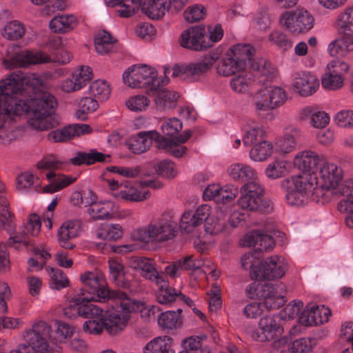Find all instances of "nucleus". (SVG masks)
Returning <instances> with one entry per match:
<instances>
[{
    "instance_id": "nucleus-1",
    "label": "nucleus",
    "mask_w": 353,
    "mask_h": 353,
    "mask_svg": "<svg viewBox=\"0 0 353 353\" xmlns=\"http://www.w3.org/2000/svg\"><path fill=\"white\" fill-rule=\"evenodd\" d=\"M25 79L24 74L19 71L0 81V128L12 116L29 112L34 115L30 121L32 128L39 131L55 128L59 122L54 114L57 101L54 96L44 93L40 97L32 99L29 103L18 99L17 95L23 90Z\"/></svg>"
},
{
    "instance_id": "nucleus-2",
    "label": "nucleus",
    "mask_w": 353,
    "mask_h": 353,
    "mask_svg": "<svg viewBox=\"0 0 353 353\" xmlns=\"http://www.w3.org/2000/svg\"><path fill=\"white\" fill-rule=\"evenodd\" d=\"M255 49L249 44H236L230 48L226 57L217 66V72L223 76H231L243 71L249 64L258 73L259 83L262 85L271 81L276 76V70L268 60L263 58L252 59Z\"/></svg>"
},
{
    "instance_id": "nucleus-3",
    "label": "nucleus",
    "mask_w": 353,
    "mask_h": 353,
    "mask_svg": "<svg viewBox=\"0 0 353 353\" xmlns=\"http://www.w3.org/2000/svg\"><path fill=\"white\" fill-rule=\"evenodd\" d=\"M85 288L81 292H88V296H96L95 301L108 302L112 301L119 305L122 312H142L145 308L144 302L131 298L129 294L120 290H110L106 283L105 275L99 270L86 272L81 276Z\"/></svg>"
},
{
    "instance_id": "nucleus-4",
    "label": "nucleus",
    "mask_w": 353,
    "mask_h": 353,
    "mask_svg": "<svg viewBox=\"0 0 353 353\" xmlns=\"http://www.w3.org/2000/svg\"><path fill=\"white\" fill-rule=\"evenodd\" d=\"M338 37L328 46L332 57L346 56L353 51V6L342 12L336 21Z\"/></svg>"
},
{
    "instance_id": "nucleus-5",
    "label": "nucleus",
    "mask_w": 353,
    "mask_h": 353,
    "mask_svg": "<svg viewBox=\"0 0 353 353\" xmlns=\"http://www.w3.org/2000/svg\"><path fill=\"white\" fill-rule=\"evenodd\" d=\"M177 222L172 210L165 211L155 223H150L145 230L139 231L141 241L163 242L177 234Z\"/></svg>"
},
{
    "instance_id": "nucleus-6",
    "label": "nucleus",
    "mask_w": 353,
    "mask_h": 353,
    "mask_svg": "<svg viewBox=\"0 0 353 353\" xmlns=\"http://www.w3.org/2000/svg\"><path fill=\"white\" fill-rule=\"evenodd\" d=\"M264 189L254 181L246 182L241 188L238 205L242 209L260 213H270L273 210L270 201L264 196Z\"/></svg>"
},
{
    "instance_id": "nucleus-7",
    "label": "nucleus",
    "mask_w": 353,
    "mask_h": 353,
    "mask_svg": "<svg viewBox=\"0 0 353 353\" xmlns=\"http://www.w3.org/2000/svg\"><path fill=\"white\" fill-rule=\"evenodd\" d=\"M121 317L119 314H110L108 318H103L102 314L94 319H89L83 325L84 332L92 334H100L105 329L110 335L117 334L125 327L130 319V313L123 312Z\"/></svg>"
},
{
    "instance_id": "nucleus-8",
    "label": "nucleus",
    "mask_w": 353,
    "mask_h": 353,
    "mask_svg": "<svg viewBox=\"0 0 353 353\" xmlns=\"http://www.w3.org/2000/svg\"><path fill=\"white\" fill-rule=\"evenodd\" d=\"M279 24L294 35L305 34L314 25L312 14L304 8L284 12L279 17Z\"/></svg>"
},
{
    "instance_id": "nucleus-9",
    "label": "nucleus",
    "mask_w": 353,
    "mask_h": 353,
    "mask_svg": "<svg viewBox=\"0 0 353 353\" xmlns=\"http://www.w3.org/2000/svg\"><path fill=\"white\" fill-rule=\"evenodd\" d=\"M312 185L309 179L301 174L285 179L281 183V188L286 192L288 203L294 206H301L306 202L307 192Z\"/></svg>"
},
{
    "instance_id": "nucleus-10",
    "label": "nucleus",
    "mask_w": 353,
    "mask_h": 353,
    "mask_svg": "<svg viewBox=\"0 0 353 353\" xmlns=\"http://www.w3.org/2000/svg\"><path fill=\"white\" fill-rule=\"evenodd\" d=\"M93 296H85L80 292L70 301L68 306L64 308V314L69 318L82 316L85 319H94L100 316L103 310L91 303Z\"/></svg>"
},
{
    "instance_id": "nucleus-11",
    "label": "nucleus",
    "mask_w": 353,
    "mask_h": 353,
    "mask_svg": "<svg viewBox=\"0 0 353 353\" xmlns=\"http://www.w3.org/2000/svg\"><path fill=\"white\" fill-rule=\"evenodd\" d=\"M288 270V265L277 255L271 256L259 262L251 273V279L263 281L282 278Z\"/></svg>"
},
{
    "instance_id": "nucleus-12",
    "label": "nucleus",
    "mask_w": 353,
    "mask_h": 353,
    "mask_svg": "<svg viewBox=\"0 0 353 353\" xmlns=\"http://www.w3.org/2000/svg\"><path fill=\"white\" fill-rule=\"evenodd\" d=\"M157 78V71L147 65H134L123 74V81L128 86L133 88L142 87L150 88L157 86L155 82Z\"/></svg>"
},
{
    "instance_id": "nucleus-13",
    "label": "nucleus",
    "mask_w": 353,
    "mask_h": 353,
    "mask_svg": "<svg viewBox=\"0 0 353 353\" xmlns=\"http://www.w3.org/2000/svg\"><path fill=\"white\" fill-rule=\"evenodd\" d=\"M219 54L210 52L203 60L197 63H192L188 65H175L172 68V76L173 77H181L183 78H196L208 72L219 59Z\"/></svg>"
},
{
    "instance_id": "nucleus-14",
    "label": "nucleus",
    "mask_w": 353,
    "mask_h": 353,
    "mask_svg": "<svg viewBox=\"0 0 353 353\" xmlns=\"http://www.w3.org/2000/svg\"><path fill=\"white\" fill-rule=\"evenodd\" d=\"M179 43L183 48L198 52L211 47L210 41H206L203 26H192L183 31L179 37Z\"/></svg>"
},
{
    "instance_id": "nucleus-15",
    "label": "nucleus",
    "mask_w": 353,
    "mask_h": 353,
    "mask_svg": "<svg viewBox=\"0 0 353 353\" xmlns=\"http://www.w3.org/2000/svg\"><path fill=\"white\" fill-rule=\"evenodd\" d=\"M50 61V57L44 52L22 50L14 53L8 59H4L3 63L7 69L12 70L15 68H26L29 65L49 63Z\"/></svg>"
},
{
    "instance_id": "nucleus-16",
    "label": "nucleus",
    "mask_w": 353,
    "mask_h": 353,
    "mask_svg": "<svg viewBox=\"0 0 353 353\" xmlns=\"http://www.w3.org/2000/svg\"><path fill=\"white\" fill-rule=\"evenodd\" d=\"M257 299L263 300V305L268 310L279 309L285 303V297L281 295L276 285L272 283H258Z\"/></svg>"
},
{
    "instance_id": "nucleus-17",
    "label": "nucleus",
    "mask_w": 353,
    "mask_h": 353,
    "mask_svg": "<svg viewBox=\"0 0 353 353\" xmlns=\"http://www.w3.org/2000/svg\"><path fill=\"white\" fill-rule=\"evenodd\" d=\"M331 310L322 305H306L299 316V322L301 325L309 326L327 323L331 316Z\"/></svg>"
},
{
    "instance_id": "nucleus-18",
    "label": "nucleus",
    "mask_w": 353,
    "mask_h": 353,
    "mask_svg": "<svg viewBox=\"0 0 353 353\" xmlns=\"http://www.w3.org/2000/svg\"><path fill=\"white\" fill-rule=\"evenodd\" d=\"M243 245L248 247L257 246L254 251L255 253H258L272 250L275 245V241L267 231L258 229L252 230L245 234Z\"/></svg>"
},
{
    "instance_id": "nucleus-19",
    "label": "nucleus",
    "mask_w": 353,
    "mask_h": 353,
    "mask_svg": "<svg viewBox=\"0 0 353 353\" xmlns=\"http://www.w3.org/2000/svg\"><path fill=\"white\" fill-rule=\"evenodd\" d=\"M160 84L150 88L147 94L154 97L157 108L161 110L173 109L176 106L179 94L176 92L159 88Z\"/></svg>"
},
{
    "instance_id": "nucleus-20",
    "label": "nucleus",
    "mask_w": 353,
    "mask_h": 353,
    "mask_svg": "<svg viewBox=\"0 0 353 353\" xmlns=\"http://www.w3.org/2000/svg\"><path fill=\"white\" fill-rule=\"evenodd\" d=\"M294 92L307 97L314 93L319 87L318 79L310 73H296L292 83Z\"/></svg>"
},
{
    "instance_id": "nucleus-21",
    "label": "nucleus",
    "mask_w": 353,
    "mask_h": 353,
    "mask_svg": "<svg viewBox=\"0 0 353 353\" xmlns=\"http://www.w3.org/2000/svg\"><path fill=\"white\" fill-rule=\"evenodd\" d=\"M81 225V221L77 219L65 221L61 225L58 231V236L62 248L72 250L75 247L71 240L78 236Z\"/></svg>"
},
{
    "instance_id": "nucleus-22",
    "label": "nucleus",
    "mask_w": 353,
    "mask_h": 353,
    "mask_svg": "<svg viewBox=\"0 0 353 353\" xmlns=\"http://www.w3.org/2000/svg\"><path fill=\"white\" fill-rule=\"evenodd\" d=\"M143 176H150L156 174L159 176L171 179L176 176L177 172L174 163L168 159L157 163H148L143 167Z\"/></svg>"
},
{
    "instance_id": "nucleus-23",
    "label": "nucleus",
    "mask_w": 353,
    "mask_h": 353,
    "mask_svg": "<svg viewBox=\"0 0 353 353\" xmlns=\"http://www.w3.org/2000/svg\"><path fill=\"white\" fill-rule=\"evenodd\" d=\"M51 326L45 321L36 323L32 330L28 332L26 341L29 345L35 347V345H48L46 341L50 339L53 342V336L50 334Z\"/></svg>"
},
{
    "instance_id": "nucleus-24",
    "label": "nucleus",
    "mask_w": 353,
    "mask_h": 353,
    "mask_svg": "<svg viewBox=\"0 0 353 353\" xmlns=\"http://www.w3.org/2000/svg\"><path fill=\"white\" fill-rule=\"evenodd\" d=\"M159 137L156 130L140 132L137 137H132L128 143V149L134 154H141L152 145L151 138Z\"/></svg>"
},
{
    "instance_id": "nucleus-25",
    "label": "nucleus",
    "mask_w": 353,
    "mask_h": 353,
    "mask_svg": "<svg viewBox=\"0 0 353 353\" xmlns=\"http://www.w3.org/2000/svg\"><path fill=\"white\" fill-rule=\"evenodd\" d=\"M78 24L79 20L75 15L62 14L53 17L49 23V27L54 33L65 34L75 29Z\"/></svg>"
},
{
    "instance_id": "nucleus-26",
    "label": "nucleus",
    "mask_w": 353,
    "mask_h": 353,
    "mask_svg": "<svg viewBox=\"0 0 353 353\" xmlns=\"http://www.w3.org/2000/svg\"><path fill=\"white\" fill-rule=\"evenodd\" d=\"M324 159H320V157L312 151H303L302 154L297 155L294 159V164L299 170L304 172H311L314 174L317 170L319 165H323Z\"/></svg>"
},
{
    "instance_id": "nucleus-27",
    "label": "nucleus",
    "mask_w": 353,
    "mask_h": 353,
    "mask_svg": "<svg viewBox=\"0 0 353 353\" xmlns=\"http://www.w3.org/2000/svg\"><path fill=\"white\" fill-rule=\"evenodd\" d=\"M319 176L324 186L337 188L342 180V170L334 163L323 162Z\"/></svg>"
},
{
    "instance_id": "nucleus-28",
    "label": "nucleus",
    "mask_w": 353,
    "mask_h": 353,
    "mask_svg": "<svg viewBox=\"0 0 353 353\" xmlns=\"http://www.w3.org/2000/svg\"><path fill=\"white\" fill-rule=\"evenodd\" d=\"M166 277L163 275L160 279L156 281L159 285V290L157 293V300L161 305H171L178 299L179 292L174 288L170 287L168 282L165 280Z\"/></svg>"
},
{
    "instance_id": "nucleus-29",
    "label": "nucleus",
    "mask_w": 353,
    "mask_h": 353,
    "mask_svg": "<svg viewBox=\"0 0 353 353\" xmlns=\"http://www.w3.org/2000/svg\"><path fill=\"white\" fill-rule=\"evenodd\" d=\"M166 0H143L141 11L152 19H160L165 14Z\"/></svg>"
},
{
    "instance_id": "nucleus-30",
    "label": "nucleus",
    "mask_w": 353,
    "mask_h": 353,
    "mask_svg": "<svg viewBox=\"0 0 353 353\" xmlns=\"http://www.w3.org/2000/svg\"><path fill=\"white\" fill-rule=\"evenodd\" d=\"M172 339L168 336H158L143 347V353H174L172 350Z\"/></svg>"
},
{
    "instance_id": "nucleus-31",
    "label": "nucleus",
    "mask_w": 353,
    "mask_h": 353,
    "mask_svg": "<svg viewBox=\"0 0 353 353\" xmlns=\"http://www.w3.org/2000/svg\"><path fill=\"white\" fill-rule=\"evenodd\" d=\"M228 173L233 180L241 183H246L256 178L254 170L250 166L243 163L231 165L228 168Z\"/></svg>"
},
{
    "instance_id": "nucleus-32",
    "label": "nucleus",
    "mask_w": 353,
    "mask_h": 353,
    "mask_svg": "<svg viewBox=\"0 0 353 353\" xmlns=\"http://www.w3.org/2000/svg\"><path fill=\"white\" fill-rule=\"evenodd\" d=\"M132 266L136 270H141L145 273V276L150 280L160 279L164 274H159L153 265V259L145 257H134L132 261Z\"/></svg>"
},
{
    "instance_id": "nucleus-33",
    "label": "nucleus",
    "mask_w": 353,
    "mask_h": 353,
    "mask_svg": "<svg viewBox=\"0 0 353 353\" xmlns=\"http://www.w3.org/2000/svg\"><path fill=\"white\" fill-rule=\"evenodd\" d=\"M192 135V131L190 130H185L183 134L174 138H168L161 135L159 133V137L151 138L157 142V148L159 149L166 150L169 151L170 148L178 146V144L186 143Z\"/></svg>"
},
{
    "instance_id": "nucleus-34",
    "label": "nucleus",
    "mask_w": 353,
    "mask_h": 353,
    "mask_svg": "<svg viewBox=\"0 0 353 353\" xmlns=\"http://www.w3.org/2000/svg\"><path fill=\"white\" fill-rule=\"evenodd\" d=\"M183 310L178 308L176 311H166L159 314L158 323L164 329H176L180 327L183 320L181 316Z\"/></svg>"
},
{
    "instance_id": "nucleus-35",
    "label": "nucleus",
    "mask_w": 353,
    "mask_h": 353,
    "mask_svg": "<svg viewBox=\"0 0 353 353\" xmlns=\"http://www.w3.org/2000/svg\"><path fill=\"white\" fill-rule=\"evenodd\" d=\"M268 41L279 50L286 52L292 48V37L281 30H274L268 36Z\"/></svg>"
},
{
    "instance_id": "nucleus-36",
    "label": "nucleus",
    "mask_w": 353,
    "mask_h": 353,
    "mask_svg": "<svg viewBox=\"0 0 353 353\" xmlns=\"http://www.w3.org/2000/svg\"><path fill=\"white\" fill-rule=\"evenodd\" d=\"M89 205L88 212L92 216L93 219H108L113 218L112 212L110 211V209H111L113 205L112 203H97L92 201L91 203H89Z\"/></svg>"
},
{
    "instance_id": "nucleus-37",
    "label": "nucleus",
    "mask_w": 353,
    "mask_h": 353,
    "mask_svg": "<svg viewBox=\"0 0 353 353\" xmlns=\"http://www.w3.org/2000/svg\"><path fill=\"white\" fill-rule=\"evenodd\" d=\"M125 189L120 192L121 198L131 202H141L150 196V192L148 190H139L137 188L124 184Z\"/></svg>"
},
{
    "instance_id": "nucleus-38",
    "label": "nucleus",
    "mask_w": 353,
    "mask_h": 353,
    "mask_svg": "<svg viewBox=\"0 0 353 353\" xmlns=\"http://www.w3.org/2000/svg\"><path fill=\"white\" fill-rule=\"evenodd\" d=\"M259 326L263 334L266 333L268 335H272V339L277 338L283 332V327L276 323L272 316L262 317L259 322Z\"/></svg>"
},
{
    "instance_id": "nucleus-39",
    "label": "nucleus",
    "mask_w": 353,
    "mask_h": 353,
    "mask_svg": "<svg viewBox=\"0 0 353 353\" xmlns=\"http://www.w3.org/2000/svg\"><path fill=\"white\" fill-rule=\"evenodd\" d=\"M116 41L106 30H101L94 39L96 50L99 54H105L111 52Z\"/></svg>"
},
{
    "instance_id": "nucleus-40",
    "label": "nucleus",
    "mask_w": 353,
    "mask_h": 353,
    "mask_svg": "<svg viewBox=\"0 0 353 353\" xmlns=\"http://www.w3.org/2000/svg\"><path fill=\"white\" fill-rule=\"evenodd\" d=\"M122 227L119 224H101L97 230V236L106 240H117L123 236Z\"/></svg>"
},
{
    "instance_id": "nucleus-41",
    "label": "nucleus",
    "mask_w": 353,
    "mask_h": 353,
    "mask_svg": "<svg viewBox=\"0 0 353 353\" xmlns=\"http://www.w3.org/2000/svg\"><path fill=\"white\" fill-rule=\"evenodd\" d=\"M316 186L313 188L312 199L316 203H321L324 204L325 203H328L334 194L336 192L334 190L336 189L333 187H327L324 186V183L320 182L319 185V182L316 183Z\"/></svg>"
},
{
    "instance_id": "nucleus-42",
    "label": "nucleus",
    "mask_w": 353,
    "mask_h": 353,
    "mask_svg": "<svg viewBox=\"0 0 353 353\" xmlns=\"http://www.w3.org/2000/svg\"><path fill=\"white\" fill-rule=\"evenodd\" d=\"M272 153V145L266 141H262L254 145L250 150V157L256 161H262Z\"/></svg>"
},
{
    "instance_id": "nucleus-43",
    "label": "nucleus",
    "mask_w": 353,
    "mask_h": 353,
    "mask_svg": "<svg viewBox=\"0 0 353 353\" xmlns=\"http://www.w3.org/2000/svg\"><path fill=\"white\" fill-rule=\"evenodd\" d=\"M89 93L96 99L104 101L108 99L110 94V88L106 81L97 80L90 85Z\"/></svg>"
},
{
    "instance_id": "nucleus-44",
    "label": "nucleus",
    "mask_w": 353,
    "mask_h": 353,
    "mask_svg": "<svg viewBox=\"0 0 353 353\" xmlns=\"http://www.w3.org/2000/svg\"><path fill=\"white\" fill-rule=\"evenodd\" d=\"M79 105V110L77 111L76 116L82 121H86L88 114L94 112L99 107L97 99H94L92 97L82 98Z\"/></svg>"
},
{
    "instance_id": "nucleus-45",
    "label": "nucleus",
    "mask_w": 353,
    "mask_h": 353,
    "mask_svg": "<svg viewBox=\"0 0 353 353\" xmlns=\"http://www.w3.org/2000/svg\"><path fill=\"white\" fill-rule=\"evenodd\" d=\"M25 32L23 24L17 21H12L4 27L3 36L9 40L16 41L21 39Z\"/></svg>"
},
{
    "instance_id": "nucleus-46",
    "label": "nucleus",
    "mask_w": 353,
    "mask_h": 353,
    "mask_svg": "<svg viewBox=\"0 0 353 353\" xmlns=\"http://www.w3.org/2000/svg\"><path fill=\"white\" fill-rule=\"evenodd\" d=\"M57 330L55 336H53V343H63L68 338H70L74 332V328L66 323L56 322Z\"/></svg>"
},
{
    "instance_id": "nucleus-47",
    "label": "nucleus",
    "mask_w": 353,
    "mask_h": 353,
    "mask_svg": "<svg viewBox=\"0 0 353 353\" xmlns=\"http://www.w3.org/2000/svg\"><path fill=\"white\" fill-rule=\"evenodd\" d=\"M73 125H68L61 130H52L48 134V138L54 142L67 141L76 137Z\"/></svg>"
},
{
    "instance_id": "nucleus-48",
    "label": "nucleus",
    "mask_w": 353,
    "mask_h": 353,
    "mask_svg": "<svg viewBox=\"0 0 353 353\" xmlns=\"http://www.w3.org/2000/svg\"><path fill=\"white\" fill-rule=\"evenodd\" d=\"M321 83L324 88L334 90L343 86V79L340 75H335L331 71L327 70L325 77L321 79Z\"/></svg>"
},
{
    "instance_id": "nucleus-49",
    "label": "nucleus",
    "mask_w": 353,
    "mask_h": 353,
    "mask_svg": "<svg viewBox=\"0 0 353 353\" xmlns=\"http://www.w3.org/2000/svg\"><path fill=\"white\" fill-rule=\"evenodd\" d=\"M253 100L257 111H266L272 109L267 88L259 90L254 94Z\"/></svg>"
},
{
    "instance_id": "nucleus-50",
    "label": "nucleus",
    "mask_w": 353,
    "mask_h": 353,
    "mask_svg": "<svg viewBox=\"0 0 353 353\" xmlns=\"http://www.w3.org/2000/svg\"><path fill=\"white\" fill-rule=\"evenodd\" d=\"M182 122L175 117L168 119L162 125L161 130L164 135L170 137L179 136V132L182 130Z\"/></svg>"
},
{
    "instance_id": "nucleus-51",
    "label": "nucleus",
    "mask_w": 353,
    "mask_h": 353,
    "mask_svg": "<svg viewBox=\"0 0 353 353\" xmlns=\"http://www.w3.org/2000/svg\"><path fill=\"white\" fill-rule=\"evenodd\" d=\"M184 18L189 23L199 21L205 16V9L202 5L195 4L183 12Z\"/></svg>"
},
{
    "instance_id": "nucleus-52",
    "label": "nucleus",
    "mask_w": 353,
    "mask_h": 353,
    "mask_svg": "<svg viewBox=\"0 0 353 353\" xmlns=\"http://www.w3.org/2000/svg\"><path fill=\"white\" fill-rule=\"evenodd\" d=\"M202 339H206V336H190L185 339L182 342L183 350L179 353H200Z\"/></svg>"
},
{
    "instance_id": "nucleus-53",
    "label": "nucleus",
    "mask_w": 353,
    "mask_h": 353,
    "mask_svg": "<svg viewBox=\"0 0 353 353\" xmlns=\"http://www.w3.org/2000/svg\"><path fill=\"white\" fill-rule=\"evenodd\" d=\"M150 100L144 95H136L130 97L126 102V106L132 111L141 112L149 105Z\"/></svg>"
},
{
    "instance_id": "nucleus-54",
    "label": "nucleus",
    "mask_w": 353,
    "mask_h": 353,
    "mask_svg": "<svg viewBox=\"0 0 353 353\" xmlns=\"http://www.w3.org/2000/svg\"><path fill=\"white\" fill-rule=\"evenodd\" d=\"M107 170L129 178H135L139 174H141L143 176V172H144L143 168L141 166H135L134 168L111 166L108 167Z\"/></svg>"
},
{
    "instance_id": "nucleus-55",
    "label": "nucleus",
    "mask_w": 353,
    "mask_h": 353,
    "mask_svg": "<svg viewBox=\"0 0 353 353\" xmlns=\"http://www.w3.org/2000/svg\"><path fill=\"white\" fill-rule=\"evenodd\" d=\"M265 137V133L263 130L253 128L248 131L243 136V142L245 145L250 146L251 145L256 144L257 142L259 143L264 141Z\"/></svg>"
},
{
    "instance_id": "nucleus-56",
    "label": "nucleus",
    "mask_w": 353,
    "mask_h": 353,
    "mask_svg": "<svg viewBox=\"0 0 353 353\" xmlns=\"http://www.w3.org/2000/svg\"><path fill=\"white\" fill-rule=\"evenodd\" d=\"M199 221L193 218V214L192 212H185L180 220L179 227L181 230H183L186 233H190L194 228L199 225Z\"/></svg>"
},
{
    "instance_id": "nucleus-57",
    "label": "nucleus",
    "mask_w": 353,
    "mask_h": 353,
    "mask_svg": "<svg viewBox=\"0 0 353 353\" xmlns=\"http://www.w3.org/2000/svg\"><path fill=\"white\" fill-rule=\"evenodd\" d=\"M313 347L312 339L309 338H301L292 342L290 350L293 353H308Z\"/></svg>"
},
{
    "instance_id": "nucleus-58",
    "label": "nucleus",
    "mask_w": 353,
    "mask_h": 353,
    "mask_svg": "<svg viewBox=\"0 0 353 353\" xmlns=\"http://www.w3.org/2000/svg\"><path fill=\"white\" fill-rule=\"evenodd\" d=\"M50 277L54 285V288L60 290L69 285V279L64 275L62 270L50 268Z\"/></svg>"
},
{
    "instance_id": "nucleus-59",
    "label": "nucleus",
    "mask_w": 353,
    "mask_h": 353,
    "mask_svg": "<svg viewBox=\"0 0 353 353\" xmlns=\"http://www.w3.org/2000/svg\"><path fill=\"white\" fill-rule=\"evenodd\" d=\"M285 170V163L283 161H275L270 163L265 170L268 177L276 179L282 176Z\"/></svg>"
},
{
    "instance_id": "nucleus-60",
    "label": "nucleus",
    "mask_w": 353,
    "mask_h": 353,
    "mask_svg": "<svg viewBox=\"0 0 353 353\" xmlns=\"http://www.w3.org/2000/svg\"><path fill=\"white\" fill-rule=\"evenodd\" d=\"M268 95L272 109L283 104L286 100L285 91L279 87H274L271 90H268Z\"/></svg>"
},
{
    "instance_id": "nucleus-61",
    "label": "nucleus",
    "mask_w": 353,
    "mask_h": 353,
    "mask_svg": "<svg viewBox=\"0 0 353 353\" xmlns=\"http://www.w3.org/2000/svg\"><path fill=\"white\" fill-rule=\"evenodd\" d=\"M278 146L280 150L283 153H289L296 148V138L294 135L287 134L280 139L278 142Z\"/></svg>"
},
{
    "instance_id": "nucleus-62",
    "label": "nucleus",
    "mask_w": 353,
    "mask_h": 353,
    "mask_svg": "<svg viewBox=\"0 0 353 353\" xmlns=\"http://www.w3.org/2000/svg\"><path fill=\"white\" fill-rule=\"evenodd\" d=\"M335 122L339 127H352L353 112L349 110L339 112L335 117Z\"/></svg>"
},
{
    "instance_id": "nucleus-63",
    "label": "nucleus",
    "mask_w": 353,
    "mask_h": 353,
    "mask_svg": "<svg viewBox=\"0 0 353 353\" xmlns=\"http://www.w3.org/2000/svg\"><path fill=\"white\" fill-rule=\"evenodd\" d=\"M41 226V222L39 216L36 214H32L26 225V229L32 236H37L40 232Z\"/></svg>"
},
{
    "instance_id": "nucleus-64",
    "label": "nucleus",
    "mask_w": 353,
    "mask_h": 353,
    "mask_svg": "<svg viewBox=\"0 0 353 353\" xmlns=\"http://www.w3.org/2000/svg\"><path fill=\"white\" fill-rule=\"evenodd\" d=\"M230 85L233 90L239 93L245 92L249 87L248 79L240 75L231 79Z\"/></svg>"
}]
</instances>
